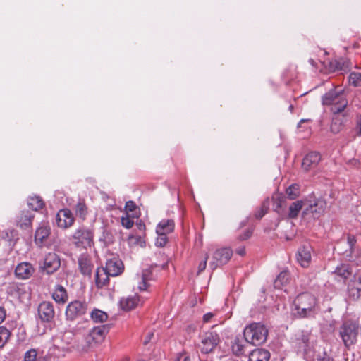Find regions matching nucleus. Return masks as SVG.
<instances>
[{
  "label": "nucleus",
  "mask_w": 361,
  "mask_h": 361,
  "mask_svg": "<svg viewBox=\"0 0 361 361\" xmlns=\"http://www.w3.org/2000/svg\"><path fill=\"white\" fill-rule=\"evenodd\" d=\"M309 61H310V63L312 65H313V64H314V60H313V59H310L309 60Z\"/></svg>",
  "instance_id": "nucleus-62"
},
{
  "label": "nucleus",
  "mask_w": 361,
  "mask_h": 361,
  "mask_svg": "<svg viewBox=\"0 0 361 361\" xmlns=\"http://www.w3.org/2000/svg\"><path fill=\"white\" fill-rule=\"evenodd\" d=\"M321 160V156L318 152H312L307 154L303 159L302 167L308 171L317 166Z\"/></svg>",
  "instance_id": "nucleus-17"
},
{
  "label": "nucleus",
  "mask_w": 361,
  "mask_h": 361,
  "mask_svg": "<svg viewBox=\"0 0 361 361\" xmlns=\"http://www.w3.org/2000/svg\"><path fill=\"white\" fill-rule=\"evenodd\" d=\"M307 121V120H305V119H301V120L300 121L299 123L298 124V128H299V127H300L301 123H304V122H305V121Z\"/></svg>",
  "instance_id": "nucleus-57"
},
{
  "label": "nucleus",
  "mask_w": 361,
  "mask_h": 361,
  "mask_svg": "<svg viewBox=\"0 0 361 361\" xmlns=\"http://www.w3.org/2000/svg\"><path fill=\"white\" fill-rule=\"evenodd\" d=\"M6 317V312L3 307H0V323H1Z\"/></svg>",
  "instance_id": "nucleus-53"
},
{
  "label": "nucleus",
  "mask_w": 361,
  "mask_h": 361,
  "mask_svg": "<svg viewBox=\"0 0 361 361\" xmlns=\"http://www.w3.org/2000/svg\"><path fill=\"white\" fill-rule=\"evenodd\" d=\"M136 209V204L133 201H128L125 204V210L126 212V214L130 212H133Z\"/></svg>",
  "instance_id": "nucleus-46"
},
{
  "label": "nucleus",
  "mask_w": 361,
  "mask_h": 361,
  "mask_svg": "<svg viewBox=\"0 0 361 361\" xmlns=\"http://www.w3.org/2000/svg\"><path fill=\"white\" fill-rule=\"evenodd\" d=\"M270 353L264 348H257L249 354V361H269Z\"/></svg>",
  "instance_id": "nucleus-23"
},
{
  "label": "nucleus",
  "mask_w": 361,
  "mask_h": 361,
  "mask_svg": "<svg viewBox=\"0 0 361 361\" xmlns=\"http://www.w3.org/2000/svg\"><path fill=\"white\" fill-rule=\"evenodd\" d=\"M286 193L290 200H295L300 193V186L298 184L290 185L286 190Z\"/></svg>",
  "instance_id": "nucleus-33"
},
{
  "label": "nucleus",
  "mask_w": 361,
  "mask_h": 361,
  "mask_svg": "<svg viewBox=\"0 0 361 361\" xmlns=\"http://www.w3.org/2000/svg\"><path fill=\"white\" fill-rule=\"evenodd\" d=\"M276 210L278 211V208L281 207V201L279 200V202H276Z\"/></svg>",
  "instance_id": "nucleus-56"
},
{
  "label": "nucleus",
  "mask_w": 361,
  "mask_h": 361,
  "mask_svg": "<svg viewBox=\"0 0 361 361\" xmlns=\"http://www.w3.org/2000/svg\"><path fill=\"white\" fill-rule=\"evenodd\" d=\"M93 233L88 228H78L71 237L72 243L77 247L87 248L93 243Z\"/></svg>",
  "instance_id": "nucleus-7"
},
{
  "label": "nucleus",
  "mask_w": 361,
  "mask_h": 361,
  "mask_svg": "<svg viewBox=\"0 0 361 361\" xmlns=\"http://www.w3.org/2000/svg\"><path fill=\"white\" fill-rule=\"evenodd\" d=\"M34 215L30 211H22L16 217V224L21 228L31 226Z\"/></svg>",
  "instance_id": "nucleus-21"
},
{
  "label": "nucleus",
  "mask_w": 361,
  "mask_h": 361,
  "mask_svg": "<svg viewBox=\"0 0 361 361\" xmlns=\"http://www.w3.org/2000/svg\"><path fill=\"white\" fill-rule=\"evenodd\" d=\"M350 62L348 59L340 58L329 62V68L332 71L347 72L350 70Z\"/></svg>",
  "instance_id": "nucleus-19"
},
{
  "label": "nucleus",
  "mask_w": 361,
  "mask_h": 361,
  "mask_svg": "<svg viewBox=\"0 0 361 361\" xmlns=\"http://www.w3.org/2000/svg\"><path fill=\"white\" fill-rule=\"evenodd\" d=\"M11 333L4 326H0V348L3 347L10 337Z\"/></svg>",
  "instance_id": "nucleus-39"
},
{
  "label": "nucleus",
  "mask_w": 361,
  "mask_h": 361,
  "mask_svg": "<svg viewBox=\"0 0 361 361\" xmlns=\"http://www.w3.org/2000/svg\"><path fill=\"white\" fill-rule=\"evenodd\" d=\"M175 224L172 219H163L157 226L156 233L168 235L173 231Z\"/></svg>",
  "instance_id": "nucleus-25"
},
{
  "label": "nucleus",
  "mask_w": 361,
  "mask_h": 361,
  "mask_svg": "<svg viewBox=\"0 0 361 361\" xmlns=\"http://www.w3.org/2000/svg\"><path fill=\"white\" fill-rule=\"evenodd\" d=\"M290 279V274L288 271H281L274 281V289L276 290H283L287 292L286 286Z\"/></svg>",
  "instance_id": "nucleus-18"
},
{
  "label": "nucleus",
  "mask_w": 361,
  "mask_h": 361,
  "mask_svg": "<svg viewBox=\"0 0 361 361\" xmlns=\"http://www.w3.org/2000/svg\"><path fill=\"white\" fill-rule=\"evenodd\" d=\"M306 200V206L302 212L303 216L312 214L314 218H319L324 213L326 208V202L324 200L321 198L313 200Z\"/></svg>",
  "instance_id": "nucleus-8"
},
{
  "label": "nucleus",
  "mask_w": 361,
  "mask_h": 361,
  "mask_svg": "<svg viewBox=\"0 0 361 361\" xmlns=\"http://www.w3.org/2000/svg\"><path fill=\"white\" fill-rule=\"evenodd\" d=\"M312 247L310 245L301 246L297 253V260L303 267L309 266L311 261Z\"/></svg>",
  "instance_id": "nucleus-15"
},
{
  "label": "nucleus",
  "mask_w": 361,
  "mask_h": 361,
  "mask_svg": "<svg viewBox=\"0 0 361 361\" xmlns=\"http://www.w3.org/2000/svg\"><path fill=\"white\" fill-rule=\"evenodd\" d=\"M139 301L138 295H128L126 297H123L119 304L122 310L128 311L135 307Z\"/></svg>",
  "instance_id": "nucleus-22"
},
{
  "label": "nucleus",
  "mask_w": 361,
  "mask_h": 361,
  "mask_svg": "<svg viewBox=\"0 0 361 361\" xmlns=\"http://www.w3.org/2000/svg\"><path fill=\"white\" fill-rule=\"evenodd\" d=\"M56 221L59 227L66 228L73 225L74 217L69 209H64L58 212L56 216Z\"/></svg>",
  "instance_id": "nucleus-13"
},
{
  "label": "nucleus",
  "mask_w": 361,
  "mask_h": 361,
  "mask_svg": "<svg viewBox=\"0 0 361 361\" xmlns=\"http://www.w3.org/2000/svg\"><path fill=\"white\" fill-rule=\"evenodd\" d=\"M121 221L122 226L126 228H130L134 224L133 221L128 216V214H126V216H122Z\"/></svg>",
  "instance_id": "nucleus-44"
},
{
  "label": "nucleus",
  "mask_w": 361,
  "mask_h": 361,
  "mask_svg": "<svg viewBox=\"0 0 361 361\" xmlns=\"http://www.w3.org/2000/svg\"><path fill=\"white\" fill-rule=\"evenodd\" d=\"M323 105L331 106L333 114L342 113L348 106L346 99L342 90H331L326 92L322 99Z\"/></svg>",
  "instance_id": "nucleus-3"
},
{
  "label": "nucleus",
  "mask_w": 361,
  "mask_h": 361,
  "mask_svg": "<svg viewBox=\"0 0 361 361\" xmlns=\"http://www.w3.org/2000/svg\"><path fill=\"white\" fill-rule=\"evenodd\" d=\"M359 334V324L355 322H345L341 327L340 335L344 345L349 348L355 344Z\"/></svg>",
  "instance_id": "nucleus-6"
},
{
  "label": "nucleus",
  "mask_w": 361,
  "mask_h": 361,
  "mask_svg": "<svg viewBox=\"0 0 361 361\" xmlns=\"http://www.w3.org/2000/svg\"><path fill=\"white\" fill-rule=\"evenodd\" d=\"M356 131L358 136H361V114L357 117L356 122Z\"/></svg>",
  "instance_id": "nucleus-47"
},
{
  "label": "nucleus",
  "mask_w": 361,
  "mask_h": 361,
  "mask_svg": "<svg viewBox=\"0 0 361 361\" xmlns=\"http://www.w3.org/2000/svg\"><path fill=\"white\" fill-rule=\"evenodd\" d=\"M78 265L81 273L84 275L90 276L92 273L93 265L91 259L85 255H82L78 258Z\"/></svg>",
  "instance_id": "nucleus-24"
},
{
  "label": "nucleus",
  "mask_w": 361,
  "mask_h": 361,
  "mask_svg": "<svg viewBox=\"0 0 361 361\" xmlns=\"http://www.w3.org/2000/svg\"><path fill=\"white\" fill-rule=\"evenodd\" d=\"M219 342V335L216 332H206L202 338L201 351L203 353H209L212 352Z\"/></svg>",
  "instance_id": "nucleus-10"
},
{
  "label": "nucleus",
  "mask_w": 361,
  "mask_h": 361,
  "mask_svg": "<svg viewBox=\"0 0 361 361\" xmlns=\"http://www.w3.org/2000/svg\"><path fill=\"white\" fill-rule=\"evenodd\" d=\"M319 361H334V360L331 357L327 355L326 353H324V357L322 358H319Z\"/></svg>",
  "instance_id": "nucleus-55"
},
{
  "label": "nucleus",
  "mask_w": 361,
  "mask_h": 361,
  "mask_svg": "<svg viewBox=\"0 0 361 361\" xmlns=\"http://www.w3.org/2000/svg\"><path fill=\"white\" fill-rule=\"evenodd\" d=\"M38 314L42 322H50L54 316V310L51 302L44 301L40 303L38 307Z\"/></svg>",
  "instance_id": "nucleus-14"
},
{
  "label": "nucleus",
  "mask_w": 361,
  "mask_h": 361,
  "mask_svg": "<svg viewBox=\"0 0 361 361\" xmlns=\"http://www.w3.org/2000/svg\"><path fill=\"white\" fill-rule=\"evenodd\" d=\"M110 328L111 324H104L92 328L85 338L86 345L82 346L80 350H87V348L101 343L104 340Z\"/></svg>",
  "instance_id": "nucleus-5"
},
{
  "label": "nucleus",
  "mask_w": 361,
  "mask_h": 361,
  "mask_svg": "<svg viewBox=\"0 0 361 361\" xmlns=\"http://www.w3.org/2000/svg\"><path fill=\"white\" fill-rule=\"evenodd\" d=\"M232 255V250L228 247L216 250L214 253L213 260L209 263L211 269L214 270L219 266L226 264L231 259Z\"/></svg>",
  "instance_id": "nucleus-9"
},
{
  "label": "nucleus",
  "mask_w": 361,
  "mask_h": 361,
  "mask_svg": "<svg viewBox=\"0 0 361 361\" xmlns=\"http://www.w3.org/2000/svg\"><path fill=\"white\" fill-rule=\"evenodd\" d=\"M182 357V355H179L176 360L175 361H180V359Z\"/></svg>",
  "instance_id": "nucleus-61"
},
{
  "label": "nucleus",
  "mask_w": 361,
  "mask_h": 361,
  "mask_svg": "<svg viewBox=\"0 0 361 361\" xmlns=\"http://www.w3.org/2000/svg\"><path fill=\"white\" fill-rule=\"evenodd\" d=\"M348 290L352 293H361V277L355 278L353 280L350 281L348 283Z\"/></svg>",
  "instance_id": "nucleus-34"
},
{
  "label": "nucleus",
  "mask_w": 361,
  "mask_h": 361,
  "mask_svg": "<svg viewBox=\"0 0 361 361\" xmlns=\"http://www.w3.org/2000/svg\"><path fill=\"white\" fill-rule=\"evenodd\" d=\"M232 350L236 355H240L245 353V346L238 339L235 341V343L232 345Z\"/></svg>",
  "instance_id": "nucleus-40"
},
{
  "label": "nucleus",
  "mask_w": 361,
  "mask_h": 361,
  "mask_svg": "<svg viewBox=\"0 0 361 361\" xmlns=\"http://www.w3.org/2000/svg\"><path fill=\"white\" fill-rule=\"evenodd\" d=\"M315 305L314 295H297L293 302V314L299 318L308 317L313 314Z\"/></svg>",
  "instance_id": "nucleus-2"
},
{
  "label": "nucleus",
  "mask_w": 361,
  "mask_h": 361,
  "mask_svg": "<svg viewBox=\"0 0 361 361\" xmlns=\"http://www.w3.org/2000/svg\"><path fill=\"white\" fill-rule=\"evenodd\" d=\"M214 314L212 313H207L203 317V321L204 322H208L210 321V319L213 317Z\"/></svg>",
  "instance_id": "nucleus-51"
},
{
  "label": "nucleus",
  "mask_w": 361,
  "mask_h": 361,
  "mask_svg": "<svg viewBox=\"0 0 361 361\" xmlns=\"http://www.w3.org/2000/svg\"><path fill=\"white\" fill-rule=\"evenodd\" d=\"M142 226H145V225H142V224H140V228H141Z\"/></svg>",
  "instance_id": "nucleus-63"
},
{
  "label": "nucleus",
  "mask_w": 361,
  "mask_h": 361,
  "mask_svg": "<svg viewBox=\"0 0 361 361\" xmlns=\"http://www.w3.org/2000/svg\"><path fill=\"white\" fill-rule=\"evenodd\" d=\"M243 336L247 343L260 345L267 339L268 329L261 323H252L245 328Z\"/></svg>",
  "instance_id": "nucleus-4"
},
{
  "label": "nucleus",
  "mask_w": 361,
  "mask_h": 361,
  "mask_svg": "<svg viewBox=\"0 0 361 361\" xmlns=\"http://www.w3.org/2000/svg\"><path fill=\"white\" fill-rule=\"evenodd\" d=\"M309 340L310 336L307 333L302 332L300 337L298 338V344L300 345V348L303 349L305 351H307L309 347Z\"/></svg>",
  "instance_id": "nucleus-37"
},
{
  "label": "nucleus",
  "mask_w": 361,
  "mask_h": 361,
  "mask_svg": "<svg viewBox=\"0 0 361 361\" xmlns=\"http://www.w3.org/2000/svg\"><path fill=\"white\" fill-rule=\"evenodd\" d=\"M269 209V204L268 202H264L262 204L261 208L256 212L255 213V217L257 219H261L262 218L265 214L267 212Z\"/></svg>",
  "instance_id": "nucleus-43"
},
{
  "label": "nucleus",
  "mask_w": 361,
  "mask_h": 361,
  "mask_svg": "<svg viewBox=\"0 0 361 361\" xmlns=\"http://www.w3.org/2000/svg\"><path fill=\"white\" fill-rule=\"evenodd\" d=\"M348 114L345 112L343 114V118L340 119V114H334V117L332 119V123L331 125V130L334 133H338L341 128V126L346 121L345 117Z\"/></svg>",
  "instance_id": "nucleus-29"
},
{
  "label": "nucleus",
  "mask_w": 361,
  "mask_h": 361,
  "mask_svg": "<svg viewBox=\"0 0 361 361\" xmlns=\"http://www.w3.org/2000/svg\"><path fill=\"white\" fill-rule=\"evenodd\" d=\"M55 291H59L62 293H66V290L65 288L61 285H56L55 286Z\"/></svg>",
  "instance_id": "nucleus-52"
},
{
  "label": "nucleus",
  "mask_w": 361,
  "mask_h": 361,
  "mask_svg": "<svg viewBox=\"0 0 361 361\" xmlns=\"http://www.w3.org/2000/svg\"><path fill=\"white\" fill-rule=\"evenodd\" d=\"M332 274L338 281H345L353 275V269L349 264H341L336 267Z\"/></svg>",
  "instance_id": "nucleus-16"
},
{
  "label": "nucleus",
  "mask_w": 361,
  "mask_h": 361,
  "mask_svg": "<svg viewBox=\"0 0 361 361\" xmlns=\"http://www.w3.org/2000/svg\"><path fill=\"white\" fill-rule=\"evenodd\" d=\"M124 265L121 259L113 256L108 259L105 267L98 268L95 274V283L102 288L109 282V276H117L123 273Z\"/></svg>",
  "instance_id": "nucleus-1"
},
{
  "label": "nucleus",
  "mask_w": 361,
  "mask_h": 361,
  "mask_svg": "<svg viewBox=\"0 0 361 361\" xmlns=\"http://www.w3.org/2000/svg\"><path fill=\"white\" fill-rule=\"evenodd\" d=\"M207 257H206L204 258V259L199 264L198 274L201 273L202 271H203L205 269L206 266H207Z\"/></svg>",
  "instance_id": "nucleus-48"
},
{
  "label": "nucleus",
  "mask_w": 361,
  "mask_h": 361,
  "mask_svg": "<svg viewBox=\"0 0 361 361\" xmlns=\"http://www.w3.org/2000/svg\"><path fill=\"white\" fill-rule=\"evenodd\" d=\"M349 82L355 87H361V73L353 72L349 75Z\"/></svg>",
  "instance_id": "nucleus-38"
},
{
  "label": "nucleus",
  "mask_w": 361,
  "mask_h": 361,
  "mask_svg": "<svg viewBox=\"0 0 361 361\" xmlns=\"http://www.w3.org/2000/svg\"><path fill=\"white\" fill-rule=\"evenodd\" d=\"M33 271L34 269L31 264L27 262H23L16 267L15 269V274L18 278L21 279H26L32 275Z\"/></svg>",
  "instance_id": "nucleus-20"
},
{
  "label": "nucleus",
  "mask_w": 361,
  "mask_h": 361,
  "mask_svg": "<svg viewBox=\"0 0 361 361\" xmlns=\"http://www.w3.org/2000/svg\"><path fill=\"white\" fill-rule=\"evenodd\" d=\"M51 296L59 304H64L68 300V295H51Z\"/></svg>",
  "instance_id": "nucleus-45"
},
{
  "label": "nucleus",
  "mask_w": 361,
  "mask_h": 361,
  "mask_svg": "<svg viewBox=\"0 0 361 361\" xmlns=\"http://www.w3.org/2000/svg\"><path fill=\"white\" fill-rule=\"evenodd\" d=\"M307 200H298L293 202L288 209V218L290 219H295L300 211L302 209L303 206H306Z\"/></svg>",
  "instance_id": "nucleus-27"
},
{
  "label": "nucleus",
  "mask_w": 361,
  "mask_h": 361,
  "mask_svg": "<svg viewBox=\"0 0 361 361\" xmlns=\"http://www.w3.org/2000/svg\"><path fill=\"white\" fill-rule=\"evenodd\" d=\"M157 234L158 236H157V238L156 239V242H155L156 246L159 247H162L165 246L168 241L167 235L161 233H157Z\"/></svg>",
  "instance_id": "nucleus-42"
},
{
  "label": "nucleus",
  "mask_w": 361,
  "mask_h": 361,
  "mask_svg": "<svg viewBox=\"0 0 361 361\" xmlns=\"http://www.w3.org/2000/svg\"><path fill=\"white\" fill-rule=\"evenodd\" d=\"M252 235V231L250 230H247L243 235L239 236L240 240H245L250 238Z\"/></svg>",
  "instance_id": "nucleus-49"
},
{
  "label": "nucleus",
  "mask_w": 361,
  "mask_h": 361,
  "mask_svg": "<svg viewBox=\"0 0 361 361\" xmlns=\"http://www.w3.org/2000/svg\"><path fill=\"white\" fill-rule=\"evenodd\" d=\"M24 361H49V358L41 356L35 349H30L25 353Z\"/></svg>",
  "instance_id": "nucleus-30"
},
{
  "label": "nucleus",
  "mask_w": 361,
  "mask_h": 361,
  "mask_svg": "<svg viewBox=\"0 0 361 361\" xmlns=\"http://www.w3.org/2000/svg\"><path fill=\"white\" fill-rule=\"evenodd\" d=\"M348 241H349L350 244L352 245L353 244V241H354V238L349 236L348 237Z\"/></svg>",
  "instance_id": "nucleus-58"
},
{
  "label": "nucleus",
  "mask_w": 361,
  "mask_h": 361,
  "mask_svg": "<svg viewBox=\"0 0 361 361\" xmlns=\"http://www.w3.org/2000/svg\"><path fill=\"white\" fill-rule=\"evenodd\" d=\"M91 318L96 323H103L107 320L108 315L105 312L95 309L91 312Z\"/></svg>",
  "instance_id": "nucleus-32"
},
{
  "label": "nucleus",
  "mask_w": 361,
  "mask_h": 361,
  "mask_svg": "<svg viewBox=\"0 0 361 361\" xmlns=\"http://www.w3.org/2000/svg\"><path fill=\"white\" fill-rule=\"evenodd\" d=\"M235 252L240 256H244L245 255V247L242 246L238 247V249H236Z\"/></svg>",
  "instance_id": "nucleus-50"
},
{
  "label": "nucleus",
  "mask_w": 361,
  "mask_h": 361,
  "mask_svg": "<svg viewBox=\"0 0 361 361\" xmlns=\"http://www.w3.org/2000/svg\"><path fill=\"white\" fill-rule=\"evenodd\" d=\"M152 276L150 269H145L142 271L141 281L138 283V289L140 291H151L148 289L149 287V281L151 280Z\"/></svg>",
  "instance_id": "nucleus-28"
},
{
  "label": "nucleus",
  "mask_w": 361,
  "mask_h": 361,
  "mask_svg": "<svg viewBox=\"0 0 361 361\" xmlns=\"http://www.w3.org/2000/svg\"><path fill=\"white\" fill-rule=\"evenodd\" d=\"M75 212L80 218L85 219L87 214L86 205L82 202H78L75 207Z\"/></svg>",
  "instance_id": "nucleus-41"
},
{
  "label": "nucleus",
  "mask_w": 361,
  "mask_h": 361,
  "mask_svg": "<svg viewBox=\"0 0 361 361\" xmlns=\"http://www.w3.org/2000/svg\"><path fill=\"white\" fill-rule=\"evenodd\" d=\"M61 266V259L54 252L48 253L44 260V265L42 267L47 274H53L57 271Z\"/></svg>",
  "instance_id": "nucleus-12"
},
{
  "label": "nucleus",
  "mask_w": 361,
  "mask_h": 361,
  "mask_svg": "<svg viewBox=\"0 0 361 361\" xmlns=\"http://www.w3.org/2000/svg\"><path fill=\"white\" fill-rule=\"evenodd\" d=\"M27 204L32 210L37 211L44 206V202L39 196L30 197L27 200Z\"/></svg>",
  "instance_id": "nucleus-31"
},
{
  "label": "nucleus",
  "mask_w": 361,
  "mask_h": 361,
  "mask_svg": "<svg viewBox=\"0 0 361 361\" xmlns=\"http://www.w3.org/2000/svg\"><path fill=\"white\" fill-rule=\"evenodd\" d=\"M50 234V228L48 226L42 225L39 226L35 235V241L37 245H41L43 243L44 240Z\"/></svg>",
  "instance_id": "nucleus-26"
},
{
  "label": "nucleus",
  "mask_w": 361,
  "mask_h": 361,
  "mask_svg": "<svg viewBox=\"0 0 361 361\" xmlns=\"http://www.w3.org/2000/svg\"><path fill=\"white\" fill-rule=\"evenodd\" d=\"M153 336H154V334H153V333H149V334H147V336H146V338H145V339L144 342H143L144 345H147V344L150 341V340H151V338H152V337Z\"/></svg>",
  "instance_id": "nucleus-54"
},
{
  "label": "nucleus",
  "mask_w": 361,
  "mask_h": 361,
  "mask_svg": "<svg viewBox=\"0 0 361 361\" xmlns=\"http://www.w3.org/2000/svg\"><path fill=\"white\" fill-rule=\"evenodd\" d=\"M183 361H191V360L189 356H186L184 357Z\"/></svg>",
  "instance_id": "nucleus-59"
},
{
  "label": "nucleus",
  "mask_w": 361,
  "mask_h": 361,
  "mask_svg": "<svg viewBox=\"0 0 361 361\" xmlns=\"http://www.w3.org/2000/svg\"><path fill=\"white\" fill-rule=\"evenodd\" d=\"M86 312V305L78 300L70 302L66 310V316L69 320H74L79 316L84 314Z\"/></svg>",
  "instance_id": "nucleus-11"
},
{
  "label": "nucleus",
  "mask_w": 361,
  "mask_h": 361,
  "mask_svg": "<svg viewBox=\"0 0 361 361\" xmlns=\"http://www.w3.org/2000/svg\"><path fill=\"white\" fill-rule=\"evenodd\" d=\"M289 110H290V112H293V106L292 104H290L289 106Z\"/></svg>",
  "instance_id": "nucleus-60"
},
{
  "label": "nucleus",
  "mask_w": 361,
  "mask_h": 361,
  "mask_svg": "<svg viewBox=\"0 0 361 361\" xmlns=\"http://www.w3.org/2000/svg\"><path fill=\"white\" fill-rule=\"evenodd\" d=\"M348 290L352 293H361V277L355 278L353 280L350 281L348 283Z\"/></svg>",
  "instance_id": "nucleus-35"
},
{
  "label": "nucleus",
  "mask_w": 361,
  "mask_h": 361,
  "mask_svg": "<svg viewBox=\"0 0 361 361\" xmlns=\"http://www.w3.org/2000/svg\"><path fill=\"white\" fill-rule=\"evenodd\" d=\"M2 237L10 243L18 239V232L14 229H7L2 233Z\"/></svg>",
  "instance_id": "nucleus-36"
}]
</instances>
